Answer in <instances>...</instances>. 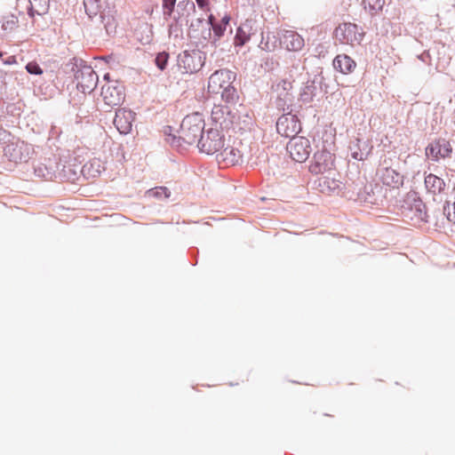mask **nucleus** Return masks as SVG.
<instances>
[{
    "label": "nucleus",
    "mask_w": 455,
    "mask_h": 455,
    "mask_svg": "<svg viewBox=\"0 0 455 455\" xmlns=\"http://www.w3.org/2000/svg\"><path fill=\"white\" fill-rule=\"evenodd\" d=\"M77 87L80 88L83 92L86 93L95 88L98 82V76L93 70L87 69L82 71L80 75L77 76Z\"/></svg>",
    "instance_id": "obj_17"
},
{
    "label": "nucleus",
    "mask_w": 455,
    "mask_h": 455,
    "mask_svg": "<svg viewBox=\"0 0 455 455\" xmlns=\"http://www.w3.org/2000/svg\"><path fill=\"white\" fill-rule=\"evenodd\" d=\"M169 59V54L166 52H160L156 57V65L161 69L164 70L166 68L167 62Z\"/></svg>",
    "instance_id": "obj_29"
},
{
    "label": "nucleus",
    "mask_w": 455,
    "mask_h": 455,
    "mask_svg": "<svg viewBox=\"0 0 455 455\" xmlns=\"http://www.w3.org/2000/svg\"><path fill=\"white\" fill-rule=\"evenodd\" d=\"M279 38L280 44L288 51L298 52L305 45L303 37L294 30H282Z\"/></svg>",
    "instance_id": "obj_14"
},
{
    "label": "nucleus",
    "mask_w": 455,
    "mask_h": 455,
    "mask_svg": "<svg viewBox=\"0 0 455 455\" xmlns=\"http://www.w3.org/2000/svg\"><path fill=\"white\" fill-rule=\"evenodd\" d=\"M318 188L322 193L332 195L340 191L341 182L333 178L323 177L319 179Z\"/></svg>",
    "instance_id": "obj_19"
},
{
    "label": "nucleus",
    "mask_w": 455,
    "mask_h": 455,
    "mask_svg": "<svg viewBox=\"0 0 455 455\" xmlns=\"http://www.w3.org/2000/svg\"><path fill=\"white\" fill-rule=\"evenodd\" d=\"M26 69L28 73L33 75H41L43 73L42 68L36 61H30L27 64Z\"/></svg>",
    "instance_id": "obj_32"
},
{
    "label": "nucleus",
    "mask_w": 455,
    "mask_h": 455,
    "mask_svg": "<svg viewBox=\"0 0 455 455\" xmlns=\"http://www.w3.org/2000/svg\"><path fill=\"white\" fill-rule=\"evenodd\" d=\"M444 213L450 222L455 224V203H447L444 206Z\"/></svg>",
    "instance_id": "obj_30"
},
{
    "label": "nucleus",
    "mask_w": 455,
    "mask_h": 455,
    "mask_svg": "<svg viewBox=\"0 0 455 455\" xmlns=\"http://www.w3.org/2000/svg\"><path fill=\"white\" fill-rule=\"evenodd\" d=\"M175 4L176 0H163V9L164 15H172L175 7Z\"/></svg>",
    "instance_id": "obj_31"
},
{
    "label": "nucleus",
    "mask_w": 455,
    "mask_h": 455,
    "mask_svg": "<svg viewBox=\"0 0 455 455\" xmlns=\"http://www.w3.org/2000/svg\"><path fill=\"white\" fill-rule=\"evenodd\" d=\"M334 162L335 156L330 151L318 150L315 153L309 164V172L315 175L323 174L334 168Z\"/></svg>",
    "instance_id": "obj_8"
},
{
    "label": "nucleus",
    "mask_w": 455,
    "mask_h": 455,
    "mask_svg": "<svg viewBox=\"0 0 455 455\" xmlns=\"http://www.w3.org/2000/svg\"><path fill=\"white\" fill-rule=\"evenodd\" d=\"M203 60L198 52L185 51L178 57V67L182 73L193 74L203 67Z\"/></svg>",
    "instance_id": "obj_12"
},
{
    "label": "nucleus",
    "mask_w": 455,
    "mask_h": 455,
    "mask_svg": "<svg viewBox=\"0 0 455 455\" xmlns=\"http://www.w3.org/2000/svg\"><path fill=\"white\" fill-rule=\"evenodd\" d=\"M361 140L357 139L356 140V148H357V150H354L353 151V157L356 160H363L367 155L369 154L370 152V149L371 148L369 147V145L365 142L363 143V146L361 147Z\"/></svg>",
    "instance_id": "obj_26"
},
{
    "label": "nucleus",
    "mask_w": 455,
    "mask_h": 455,
    "mask_svg": "<svg viewBox=\"0 0 455 455\" xmlns=\"http://www.w3.org/2000/svg\"><path fill=\"white\" fill-rule=\"evenodd\" d=\"M225 144L224 135L218 127L207 129L198 140V148L207 155L219 153Z\"/></svg>",
    "instance_id": "obj_3"
},
{
    "label": "nucleus",
    "mask_w": 455,
    "mask_h": 455,
    "mask_svg": "<svg viewBox=\"0 0 455 455\" xmlns=\"http://www.w3.org/2000/svg\"><path fill=\"white\" fill-rule=\"evenodd\" d=\"M30 147L24 141H10L4 148V156L10 162L20 164L29 159Z\"/></svg>",
    "instance_id": "obj_9"
},
{
    "label": "nucleus",
    "mask_w": 455,
    "mask_h": 455,
    "mask_svg": "<svg viewBox=\"0 0 455 455\" xmlns=\"http://www.w3.org/2000/svg\"><path fill=\"white\" fill-rule=\"evenodd\" d=\"M213 29L217 36H220L222 35L223 29L221 28V27H213Z\"/></svg>",
    "instance_id": "obj_37"
},
{
    "label": "nucleus",
    "mask_w": 455,
    "mask_h": 455,
    "mask_svg": "<svg viewBox=\"0 0 455 455\" xmlns=\"http://www.w3.org/2000/svg\"><path fill=\"white\" fill-rule=\"evenodd\" d=\"M228 21L229 18L227 16L222 19V22L224 23L225 26L228 24Z\"/></svg>",
    "instance_id": "obj_38"
},
{
    "label": "nucleus",
    "mask_w": 455,
    "mask_h": 455,
    "mask_svg": "<svg viewBox=\"0 0 455 455\" xmlns=\"http://www.w3.org/2000/svg\"><path fill=\"white\" fill-rule=\"evenodd\" d=\"M235 77V74L230 70H216L209 77L208 92L220 94L221 98L226 101L230 100L235 93V89L232 85Z\"/></svg>",
    "instance_id": "obj_1"
},
{
    "label": "nucleus",
    "mask_w": 455,
    "mask_h": 455,
    "mask_svg": "<svg viewBox=\"0 0 455 455\" xmlns=\"http://www.w3.org/2000/svg\"><path fill=\"white\" fill-rule=\"evenodd\" d=\"M107 83L101 88V98L104 103L109 107L119 106L124 100V88L117 81L108 80V75L104 76Z\"/></svg>",
    "instance_id": "obj_5"
},
{
    "label": "nucleus",
    "mask_w": 455,
    "mask_h": 455,
    "mask_svg": "<svg viewBox=\"0 0 455 455\" xmlns=\"http://www.w3.org/2000/svg\"><path fill=\"white\" fill-rule=\"evenodd\" d=\"M134 119L135 114L132 110L120 108L116 112L114 124L121 134H128L132 131Z\"/></svg>",
    "instance_id": "obj_15"
},
{
    "label": "nucleus",
    "mask_w": 455,
    "mask_h": 455,
    "mask_svg": "<svg viewBox=\"0 0 455 455\" xmlns=\"http://www.w3.org/2000/svg\"><path fill=\"white\" fill-rule=\"evenodd\" d=\"M212 120L214 123V127H218L220 130L228 128L233 123V116L229 107L215 105L212 110Z\"/></svg>",
    "instance_id": "obj_16"
},
{
    "label": "nucleus",
    "mask_w": 455,
    "mask_h": 455,
    "mask_svg": "<svg viewBox=\"0 0 455 455\" xmlns=\"http://www.w3.org/2000/svg\"><path fill=\"white\" fill-rule=\"evenodd\" d=\"M31 7V14L34 15V13H36L38 15H41L44 13L47 10V0H29Z\"/></svg>",
    "instance_id": "obj_27"
},
{
    "label": "nucleus",
    "mask_w": 455,
    "mask_h": 455,
    "mask_svg": "<svg viewBox=\"0 0 455 455\" xmlns=\"http://www.w3.org/2000/svg\"><path fill=\"white\" fill-rule=\"evenodd\" d=\"M301 130V124L296 115L291 113L281 116L276 122L277 132L286 138H295Z\"/></svg>",
    "instance_id": "obj_11"
},
{
    "label": "nucleus",
    "mask_w": 455,
    "mask_h": 455,
    "mask_svg": "<svg viewBox=\"0 0 455 455\" xmlns=\"http://www.w3.org/2000/svg\"><path fill=\"white\" fill-rule=\"evenodd\" d=\"M385 5V0H363L362 6L370 15L379 13Z\"/></svg>",
    "instance_id": "obj_24"
},
{
    "label": "nucleus",
    "mask_w": 455,
    "mask_h": 455,
    "mask_svg": "<svg viewBox=\"0 0 455 455\" xmlns=\"http://www.w3.org/2000/svg\"><path fill=\"white\" fill-rule=\"evenodd\" d=\"M82 171L91 177H97L105 171V164L100 158H93L84 165Z\"/></svg>",
    "instance_id": "obj_23"
},
{
    "label": "nucleus",
    "mask_w": 455,
    "mask_h": 455,
    "mask_svg": "<svg viewBox=\"0 0 455 455\" xmlns=\"http://www.w3.org/2000/svg\"><path fill=\"white\" fill-rule=\"evenodd\" d=\"M5 65H13L17 63V60L15 56H10L4 60Z\"/></svg>",
    "instance_id": "obj_34"
},
{
    "label": "nucleus",
    "mask_w": 455,
    "mask_h": 455,
    "mask_svg": "<svg viewBox=\"0 0 455 455\" xmlns=\"http://www.w3.org/2000/svg\"><path fill=\"white\" fill-rule=\"evenodd\" d=\"M199 7L204 8L208 4V0H196Z\"/></svg>",
    "instance_id": "obj_35"
},
{
    "label": "nucleus",
    "mask_w": 455,
    "mask_h": 455,
    "mask_svg": "<svg viewBox=\"0 0 455 455\" xmlns=\"http://www.w3.org/2000/svg\"><path fill=\"white\" fill-rule=\"evenodd\" d=\"M205 123L202 114L196 112L188 115L182 121L180 129V139L187 144L198 143L204 134Z\"/></svg>",
    "instance_id": "obj_2"
},
{
    "label": "nucleus",
    "mask_w": 455,
    "mask_h": 455,
    "mask_svg": "<svg viewBox=\"0 0 455 455\" xmlns=\"http://www.w3.org/2000/svg\"><path fill=\"white\" fill-rule=\"evenodd\" d=\"M355 67V61L347 54H339L333 60V68L344 75L352 73Z\"/></svg>",
    "instance_id": "obj_18"
},
{
    "label": "nucleus",
    "mask_w": 455,
    "mask_h": 455,
    "mask_svg": "<svg viewBox=\"0 0 455 455\" xmlns=\"http://www.w3.org/2000/svg\"><path fill=\"white\" fill-rule=\"evenodd\" d=\"M290 156L298 163H304L312 151L309 140L303 136L292 138L287 144Z\"/></svg>",
    "instance_id": "obj_7"
},
{
    "label": "nucleus",
    "mask_w": 455,
    "mask_h": 455,
    "mask_svg": "<svg viewBox=\"0 0 455 455\" xmlns=\"http://www.w3.org/2000/svg\"><path fill=\"white\" fill-rule=\"evenodd\" d=\"M451 153V145L444 139L432 142L426 148L427 156L431 157L435 161H438L441 158L450 157Z\"/></svg>",
    "instance_id": "obj_13"
},
{
    "label": "nucleus",
    "mask_w": 455,
    "mask_h": 455,
    "mask_svg": "<svg viewBox=\"0 0 455 455\" xmlns=\"http://www.w3.org/2000/svg\"><path fill=\"white\" fill-rule=\"evenodd\" d=\"M357 199L361 202H370L372 197V188L371 185H367L363 182L361 183V186L358 188Z\"/></svg>",
    "instance_id": "obj_25"
},
{
    "label": "nucleus",
    "mask_w": 455,
    "mask_h": 455,
    "mask_svg": "<svg viewBox=\"0 0 455 455\" xmlns=\"http://www.w3.org/2000/svg\"><path fill=\"white\" fill-rule=\"evenodd\" d=\"M334 35L339 43L350 45L359 44L363 38V33L359 32L358 26L351 22L339 25L335 29Z\"/></svg>",
    "instance_id": "obj_10"
},
{
    "label": "nucleus",
    "mask_w": 455,
    "mask_h": 455,
    "mask_svg": "<svg viewBox=\"0 0 455 455\" xmlns=\"http://www.w3.org/2000/svg\"><path fill=\"white\" fill-rule=\"evenodd\" d=\"M252 30L251 20H246L238 28L235 37V45H243L251 38Z\"/></svg>",
    "instance_id": "obj_21"
},
{
    "label": "nucleus",
    "mask_w": 455,
    "mask_h": 455,
    "mask_svg": "<svg viewBox=\"0 0 455 455\" xmlns=\"http://www.w3.org/2000/svg\"><path fill=\"white\" fill-rule=\"evenodd\" d=\"M425 186L429 193L438 195L444 190L445 182L440 177L429 173L425 177Z\"/></svg>",
    "instance_id": "obj_20"
},
{
    "label": "nucleus",
    "mask_w": 455,
    "mask_h": 455,
    "mask_svg": "<svg viewBox=\"0 0 455 455\" xmlns=\"http://www.w3.org/2000/svg\"><path fill=\"white\" fill-rule=\"evenodd\" d=\"M292 84V80L283 78L272 86L278 108L285 110L292 104L294 100Z\"/></svg>",
    "instance_id": "obj_4"
},
{
    "label": "nucleus",
    "mask_w": 455,
    "mask_h": 455,
    "mask_svg": "<svg viewBox=\"0 0 455 455\" xmlns=\"http://www.w3.org/2000/svg\"><path fill=\"white\" fill-rule=\"evenodd\" d=\"M15 22L13 20L12 21H7L5 23L3 24V28L4 29H7L8 28H12V26L11 25H14Z\"/></svg>",
    "instance_id": "obj_36"
},
{
    "label": "nucleus",
    "mask_w": 455,
    "mask_h": 455,
    "mask_svg": "<svg viewBox=\"0 0 455 455\" xmlns=\"http://www.w3.org/2000/svg\"><path fill=\"white\" fill-rule=\"evenodd\" d=\"M41 171H42L41 166H39V167H37V168L36 169V172H38V175H41V174H40Z\"/></svg>",
    "instance_id": "obj_39"
},
{
    "label": "nucleus",
    "mask_w": 455,
    "mask_h": 455,
    "mask_svg": "<svg viewBox=\"0 0 455 455\" xmlns=\"http://www.w3.org/2000/svg\"><path fill=\"white\" fill-rule=\"evenodd\" d=\"M377 174L383 185L392 188H399L403 184V176L392 168V159L385 158L378 169Z\"/></svg>",
    "instance_id": "obj_6"
},
{
    "label": "nucleus",
    "mask_w": 455,
    "mask_h": 455,
    "mask_svg": "<svg viewBox=\"0 0 455 455\" xmlns=\"http://www.w3.org/2000/svg\"><path fill=\"white\" fill-rule=\"evenodd\" d=\"M415 207H416V210H417V215H416V218L419 220H425L426 218H427V213L426 212L422 209V208H425V205L423 204V203L421 201H418L416 202L415 204Z\"/></svg>",
    "instance_id": "obj_33"
},
{
    "label": "nucleus",
    "mask_w": 455,
    "mask_h": 455,
    "mask_svg": "<svg viewBox=\"0 0 455 455\" xmlns=\"http://www.w3.org/2000/svg\"><path fill=\"white\" fill-rule=\"evenodd\" d=\"M3 56V53L0 52V58Z\"/></svg>",
    "instance_id": "obj_40"
},
{
    "label": "nucleus",
    "mask_w": 455,
    "mask_h": 455,
    "mask_svg": "<svg viewBox=\"0 0 455 455\" xmlns=\"http://www.w3.org/2000/svg\"><path fill=\"white\" fill-rule=\"evenodd\" d=\"M220 161L227 164H235L241 159V154L238 149L233 147L223 148L218 155Z\"/></svg>",
    "instance_id": "obj_22"
},
{
    "label": "nucleus",
    "mask_w": 455,
    "mask_h": 455,
    "mask_svg": "<svg viewBox=\"0 0 455 455\" xmlns=\"http://www.w3.org/2000/svg\"><path fill=\"white\" fill-rule=\"evenodd\" d=\"M100 0H84V5L86 12L89 15L97 14L100 6Z\"/></svg>",
    "instance_id": "obj_28"
}]
</instances>
